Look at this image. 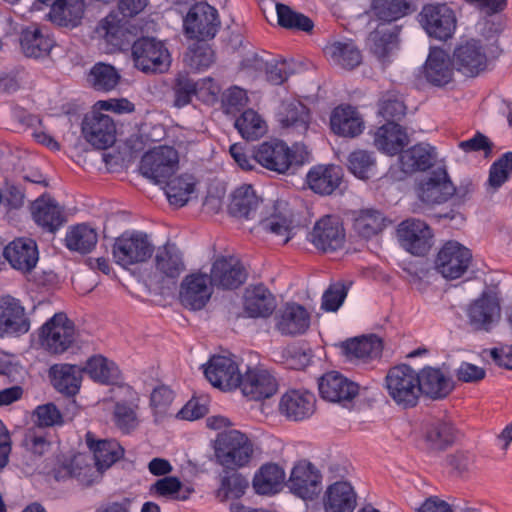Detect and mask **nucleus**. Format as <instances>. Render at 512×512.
<instances>
[{"instance_id":"1","label":"nucleus","mask_w":512,"mask_h":512,"mask_svg":"<svg viewBox=\"0 0 512 512\" xmlns=\"http://www.w3.org/2000/svg\"><path fill=\"white\" fill-rule=\"evenodd\" d=\"M385 389L394 403L403 408L410 409L418 405L420 388L417 371L410 365L400 364L391 367L385 376Z\"/></svg>"},{"instance_id":"2","label":"nucleus","mask_w":512,"mask_h":512,"mask_svg":"<svg viewBox=\"0 0 512 512\" xmlns=\"http://www.w3.org/2000/svg\"><path fill=\"white\" fill-rule=\"evenodd\" d=\"M253 443L238 430H230L218 435L215 455L226 468H240L248 465L253 455Z\"/></svg>"},{"instance_id":"3","label":"nucleus","mask_w":512,"mask_h":512,"mask_svg":"<svg viewBox=\"0 0 512 512\" xmlns=\"http://www.w3.org/2000/svg\"><path fill=\"white\" fill-rule=\"evenodd\" d=\"M41 346L50 354H63L75 342V324L64 312L55 313L39 329Z\"/></svg>"},{"instance_id":"4","label":"nucleus","mask_w":512,"mask_h":512,"mask_svg":"<svg viewBox=\"0 0 512 512\" xmlns=\"http://www.w3.org/2000/svg\"><path fill=\"white\" fill-rule=\"evenodd\" d=\"M134 65L142 72H164L170 66V54L165 44L154 38L143 36L132 45Z\"/></svg>"},{"instance_id":"5","label":"nucleus","mask_w":512,"mask_h":512,"mask_svg":"<svg viewBox=\"0 0 512 512\" xmlns=\"http://www.w3.org/2000/svg\"><path fill=\"white\" fill-rule=\"evenodd\" d=\"M152 253V243L147 234L140 231H125L115 239L112 249L116 263L123 267L145 262Z\"/></svg>"},{"instance_id":"6","label":"nucleus","mask_w":512,"mask_h":512,"mask_svg":"<svg viewBox=\"0 0 512 512\" xmlns=\"http://www.w3.org/2000/svg\"><path fill=\"white\" fill-rule=\"evenodd\" d=\"M419 22L431 38L447 41L455 33V12L445 3L426 4L419 13Z\"/></svg>"},{"instance_id":"7","label":"nucleus","mask_w":512,"mask_h":512,"mask_svg":"<svg viewBox=\"0 0 512 512\" xmlns=\"http://www.w3.org/2000/svg\"><path fill=\"white\" fill-rule=\"evenodd\" d=\"M178 164L177 150L170 146H160L143 155L140 171L154 183L163 184L176 173Z\"/></svg>"},{"instance_id":"8","label":"nucleus","mask_w":512,"mask_h":512,"mask_svg":"<svg viewBox=\"0 0 512 512\" xmlns=\"http://www.w3.org/2000/svg\"><path fill=\"white\" fill-rule=\"evenodd\" d=\"M400 246L414 256H425L433 245V231L423 220L408 218L396 230Z\"/></svg>"},{"instance_id":"9","label":"nucleus","mask_w":512,"mask_h":512,"mask_svg":"<svg viewBox=\"0 0 512 512\" xmlns=\"http://www.w3.org/2000/svg\"><path fill=\"white\" fill-rule=\"evenodd\" d=\"M220 21L217 10L206 2L192 5L184 18L187 37L205 41L215 37Z\"/></svg>"},{"instance_id":"10","label":"nucleus","mask_w":512,"mask_h":512,"mask_svg":"<svg viewBox=\"0 0 512 512\" xmlns=\"http://www.w3.org/2000/svg\"><path fill=\"white\" fill-rule=\"evenodd\" d=\"M472 260L471 251L461 243L450 240L443 244L435 258V269L444 278H460L468 269Z\"/></svg>"},{"instance_id":"11","label":"nucleus","mask_w":512,"mask_h":512,"mask_svg":"<svg viewBox=\"0 0 512 512\" xmlns=\"http://www.w3.org/2000/svg\"><path fill=\"white\" fill-rule=\"evenodd\" d=\"M287 487L303 500H313L322 491V474L308 460L298 461L292 468Z\"/></svg>"},{"instance_id":"12","label":"nucleus","mask_w":512,"mask_h":512,"mask_svg":"<svg viewBox=\"0 0 512 512\" xmlns=\"http://www.w3.org/2000/svg\"><path fill=\"white\" fill-rule=\"evenodd\" d=\"M254 159L262 167L278 174L286 173L294 164L303 163L285 142L277 139L261 143L254 151Z\"/></svg>"},{"instance_id":"13","label":"nucleus","mask_w":512,"mask_h":512,"mask_svg":"<svg viewBox=\"0 0 512 512\" xmlns=\"http://www.w3.org/2000/svg\"><path fill=\"white\" fill-rule=\"evenodd\" d=\"M345 229L339 217L325 215L316 221L308 235L309 241L322 252H335L345 243Z\"/></svg>"},{"instance_id":"14","label":"nucleus","mask_w":512,"mask_h":512,"mask_svg":"<svg viewBox=\"0 0 512 512\" xmlns=\"http://www.w3.org/2000/svg\"><path fill=\"white\" fill-rule=\"evenodd\" d=\"M81 130L87 142L96 149H107L116 140V126L113 119L96 109L84 116Z\"/></svg>"},{"instance_id":"15","label":"nucleus","mask_w":512,"mask_h":512,"mask_svg":"<svg viewBox=\"0 0 512 512\" xmlns=\"http://www.w3.org/2000/svg\"><path fill=\"white\" fill-rule=\"evenodd\" d=\"M416 190L423 203L436 205L448 201L455 192V186L446 169L437 168L418 183Z\"/></svg>"},{"instance_id":"16","label":"nucleus","mask_w":512,"mask_h":512,"mask_svg":"<svg viewBox=\"0 0 512 512\" xmlns=\"http://www.w3.org/2000/svg\"><path fill=\"white\" fill-rule=\"evenodd\" d=\"M237 388L250 400H263L272 397L278 390L274 375L262 367H248Z\"/></svg>"},{"instance_id":"17","label":"nucleus","mask_w":512,"mask_h":512,"mask_svg":"<svg viewBox=\"0 0 512 512\" xmlns=\"http://www.w3.org/2000/svg\"><path fill=\"white\" fill-rule=\"evenodd\" d=\"M455 69L475 77L487 66V56L479 40L471 39L455 47L452 57Z\"/></svg>"},{"instance_id":"18","label":"nucleus","mask_w":512,"mask_h":512,"mask_svg":"<svg viewBox=\"0 0 512 512\" xmlns=\"http://www.w3.org/2000/svg\"><path fill=\"white\" fill-rule=\"evenodd\" d=\"M34 223L53 235L67 223L64 208L51 194L43 192L34 199Z\"/></svg>"},{"instance_id":"19","label":"nucleus","mask_w":512,"mask_h":512,"mask_svg":"<svg viewBox=\"0 0 512 512\" xmlns=\"http://www.w3.org/2000/svg\"><path fill=\"white\" fill-rule=\"evenodd\" d=\"M316 408L315 395L304 389L286 391L279 402V412L287 420L299 422L310 418Z\"/></svg>"},{"instance_id":"20","label":"nucleus","mask_w":512,"mask_h":512,"mask_svg":"<svg viewBox=\"0 0 512 512\" xmlns=\"http://www.w3.org/2000/svg\"><path fill=\"white\" fill-rule=\"evenodd\" d=\"M209 283L224 290H233L243 285L247 272L240 261L232 257H219L212 264Z\"/></svg>"},{"instance_id":"21","label":"nucleus","mask_w":512,"mask_h":512,"mask_svg":"<svg viewBox=\"0 0 512 512\" xmlns=\"http://www.w3.org/2000/svg\"><path fill=\"white\" fill-rule=\"evenodd\" d=\"M500 303L488 292H483L467 309L468 323L474 331L489 332L500 318Z\"/></svg>"},{"instance_id":"22","label":"nucleus","mask_w":512,"mask_h":512,"mask_svg":"<svg viewBox=\"0 0 512 512\" xmlns=\"http://www.w3.org/2000/svg\"><path fill=\"white\" fill-rule=\"evenodd\" d=\"M204 374L214 387L223 391L237 388L241 380V373L236 362L221 355H214L210 358L204 369Z\"/></svg>"},{"instance_id":"23","label":"nucleus","mask_w":512,"mask_h":512,"mask_svg":"<svg viewBox=\"0 0 512 512\" xmlns=\"http://www.w3.org/2000/svg\"><path fill=\"white\" fill-rule=\"evenodd\" d=\"M30 329V320L20 301L11 296L0 297V337L20 335Z\"/></svg>"},{"instance_id":"24","label":"nucleus","mask_w":512,"mask_h":512,"mask_svg":"<svg viewBox=\"0 0 512 512\" xmlns=\"http://www.w3.org/2000/svg\"><path fill=\"white\" fill-rule=\"evenodd\" d=\"M208 276L202 273L187 275L179 290V299L182 305L190 310H201L212 295V289L208 286Z\"/></svg>"},{"instance_id":"25","label":"nucleus","mask_w":512,"mask_h":512,"mask_svg":"<svg viewBox=\"0 0 512 512\" xmlns=\"http://www.w3.org/2000/svg\"><path fill=\"white\" fill-rule=\"evenodd\" d=\"M320 396L330 402L350 401L358 395L359 385L337 371L324 374L318 383Z\"/></svg>"},{"instance_id":"26","label":"nucleus","mask_w":512,"mask_h":512,"mask_svg":"<svg viewBox=\"0 0 512 512\" xmlns=\"http://www.w3.org/2000/svg\"><path fill=\"white\" fill-rule=\"evenodd\" d=\"M454 68L449 54L442 48L433 47L423 66V74L429 84L443 87L452 81Z\"/></svg>"},{"instance_id":"27","label":"nucleus","mask_w":512,"mask_h":512,"mask_svg":"<svg viewBox=\"0 0 512 512\" xmlns=\"http://www.w3.org/2000/svg\"><path fill=\"white\" fill-rule=\"evenodd\" d=\"M420 394L432 400L446 398L454 390V382L440 368L425 366L417 372Z\"/></svg>"},{"instance_id":"28","label":"nucleus","mask_w":512,"mask_h":512,"mask_svg":"<svg viewBox=\"0 0 512 512\" xmlns=\"http://www.w3.org/2000/svg\"><path fill=\"white\" fill-rule=\"evenodd\" d=\"M343 180L342 168L338 165H316L306 175L308 187L316 194L331 195Z\"/></svg>"},{"instance_id":"29","label":"nucleus","mask_w":512,"mask_h":512,"mask_svg":"<svg viewBox=\"0 0 512 512\" xmlns=\"http://www.w3.org/2000/svg\"><path fill=\"white\" fill-rule=\"evenodd\" d=\"M309 326L310 314L298 303H287L276 315V329L282 335L303 334Z\"/></svg>"},{"instance_id":"30","label":"nucleus","mask_w":512,"mask_h":512,"mask_svg":"<svg viewBox=\"0 0 512 512\" xmlns=\"http://www.w3.org/2000/svg\"><path fill=\"white\" fill-rule=\"evenodd\" d=\"M52 386L61 394L73 397L81 387L83 369L74 364H54L49 368Z\"/></svg>"},{"instance_id":"31","label":"nucleus","mask_w":512,"mask_h":512,"mask_svg":"<svg viewBox=\"0 0 512 512\" xmlns=\"http://www.w3.org/2000/svg\"><path fill=\"white\" fill-rule=\"evenodd\" d=\"M330 127L339 136L354 138L363 132L364 121L357 108L340 105L332 111Z\"/></svg>"},{"instance_id":"32","label":"nucleus","mask_w":512,"mask_h":512,"mask_svg":"<svg viewBox=\"0 0 512 512\" xmlns=\"http://www.w3.org/2000/svg\"><path fill=\"white\" fill-rule=\"evenodd\" d=\"M340 347L349 360L364 362L380 357L383 350L382 340L374 334L347 339L340 344Z\"/></svg>"},{"instance_id":"33","label":"nucleus","mask_w":512,"mask_h":512,"mask_svg":"<svg viewBox=\"0 0 512 512\" xmlns=\"http://www.w3.org/2000/svg\"><path fill=\"white\" fill-rule=\"evenodd\" d=\"M207 88L214 95L215 85L212 78L194 80L188 73H178L173 84L174 101L173 105L177 108H183L192 102L194 96L202 89Z\"/></svg>"},{"instance_id":"34","label":"nucleus","mask_w":512,"mask_h":512,"mask_svg":"<svg viewBox=\"0 0 512 512\" xmlns=\"http://www.w3.org/2000/svg\"><path fill=\"white\" fill-rule=\"evenodd\" d=\"M408 142L406 129L394 121L386 122L374 135L377 149L391 156L400 154Z\"/></svg>"},{"instance_id":"35","label":"nucleus","mask_w":512,"mask_h":512,"mask_svg":"<svg viewBox=\"0 0 512 512\" xmlns=\"http://www.w3.org/2000/svg\"><path fill=\"white\" fill-rule=\"evenodd\" d=\"M436 156L435 147L428 143H418L400 153L401 169L405 173L426 171L433 166Z\"/></svg>"},{"instance_id":"36","label":"nucleus","mask_w":512,"mask_h":512,"mask_svg":"<svg viewBox=\"0 0 512 512\" xmlns=\"http://www.w3.org/2000/svg\"><path fill=\"white\" fill-rule=\"evenodd\" d=\"M357 505V496L350 483L337 481L331 484L324 496L326 512H353Z\"/></svg>"},{"instance_id":"37","label":"nucleus","mask_w":512,"mask_h":512,"mask_svg":"<svg viewBox=\"0 0 512 512\" xmlns=\"http://www.w3.org/2000/svg\"><path fill=\"white\" fill-rule=\"evenodd\" d=\"M418 0H372L371 12L382 23H392L417 11Z\"/></svg>"},{"instance_id":"38","label":"nucleus","mask_w":512,"mask_h":512,"mask_svg":"<svg viewBox=\"0 0 512 512\" xmlns=\"http://www.w3.org/2000/svg\"><path fill=\"white\" fill-rule=\"evenodd\" d=\"M155 268L164 277L176 281L186 270L183 254L173 243H166L157 249Z\"/></svg>"},{"instance_id":"39","label":"nucleus","mask_w":512,"mask_h":512,"mask_svg":"<svg viewBox=\"0 0 512 512\" xmlns=\"http://www.w3.org/2000/svg\"><path fill=\"white\" fill-rule=\"evenodd\" d=\"M86 443L93 452L97 470L101 472L110 468L124 455L123 447L116 440H95L91 432L86 434Z\"/></svg>"},{"instance_id":"40","label":"nucleus","mask_w":512,"mask_h":512,"mask_svg":"<svg viewBox=\"0 0 512 512\" xmlns=\"http://www.w3.org/2000/svg\"><path fill=\"white\" fill-rule=\"evenodd\" d=\"M276 308V298L263 284L247 290L244 309L251 318L269 317Z\"/></svg>"},{"instance_id":"41","label":"nucleus","mask_w":512,"mask_h":512,"mask_svg":"<svg viewBox=\"0 0 512 512\" xmlns=\"http://www.w3.org/2000/svg\"><path fill=\"white\" fill-rule=\"evenodd\" d=\"M278 120L282 127L304 134L309 128L311 116L306 105L298 100H292L281 104Z\"/></svg>"},{"instance_id":"42","label":"nucleus","mask_w":512,"mask_h":512,"mask_svg":"<svg viewBox=\"0 0 512 512\" xmlns=\"http://www.w3.org/2000/svg\"><path fill=\"white\" fill-rule=\"evenodd\" d=\"M98 242V234L86 223L70 226L64 238V245L70 252L86 255L92 252Z\"/></svg>"},{"instance_id":"43","label":"nucleus","mask_w":512,"mask_h":512,"mask_svg":"<svg viewBox=\"0 0 512 512\" xmlns=\"http://www.w3.org/2000/svg\"><path fill=\"white\" fill-rule=\"evenodd\" d=\"M457 430L451 422L435 421L431 423L425 432V448L430 453H437L452 446L456 440Z\"/></svg>"},{"instance_id":"44","label":"nucleus","mask_w":512,"mask_h":512,"mask_svg":"<svg viewBox=\"0 0 512 512\" xmlns=\"http://www.w3.org/2000/svg\"><path fill=\"white\" fill-rule=\"evenodd\" d=\"M95 382L105 385H115L121 380L118 366L102 355H94L86 361L82 368Z\"/></svg>"},{"instance_id":"45","label":"nucleus","mask_w":512,"mask_h":512,"mask_svg":"<svg viewBox=\"0 0 512 512\" xmlns=\"http://www.w3.org/2000/svg\"><path fill=\"white\" fill-rule=\"evenodd\" d=\"M261 200L256 195L252 185H242L232 194L229 212L235 217L254 218Z\"/></svg>"},{"instance_id":"46","label":"nucleus","mask_w":512,"mask_h":512,"mask_svg":"<svg viewBox=\"0 0 512 512\" xmlns=\"http://www.w3.org/2000/svg\"><path fill=\"white\" fill-rule=\"evenodd\" d=\"M29 238H16L3 250V257L16 270L29 274L32 270V247Z\"/></svg>"},{"instance_id":"47","label":"nucleus","mask_w":512,"mask_h":512,"mask_svg":"<svg viewBox=\"0 0 512 512\" xmlns=\"http://www.w3.org/2000/svg\"><path fill=\"white\" fill-rule=\"evenodd\" d=\"M285 472L275 463H267L255 473L253 488L261 495H271L279 491V486L284 482Z\"/></svg>"},{"instance_id":"48","label":"nucleus","mask_w":512,"mask_h":512,"mask_svg":"<svg viewBox=\"0 0 512 512\" xmlns=\"http://www.w3.org/2000/svg\"><path fill=\"white\" fill-rule=\"evenodd\" d=\"M121 79L117 69L110 64L95 63L87 74V83L95 91L110 92L116 88Z\"/></svg>"},{"instance_id":"49","label":"nucleus","mask_w":512,"mask_h":512,"mask_svg":"<svg viewBox=\"0 0 512 512\" xmlns=\"http://www.w3.org/2000/svg\"><path fill=\"white\" fill-rule=\"evenodd\" d=\"M325 53L340 67L352 70L362 62L360 50L353 42L336 41L325 48Z\"/></svg>"},{"instance_id":"50","label":"nucleus","mask_w":512,"mask_h":512,"mask_svg":"<svg viewBox=\"0 0 512 512\" xmlns=\"http://www.w3.org/2000/svg\"><path fill=\"white\" fill-rule=\"evenodd\" d=\"M234 126L241 137L247 141L259 139L267 131L265 121L256 111L250 108L241 113L235 120Z\"/></svg>"},{"instance_id":"51","label":"nucleus","mask_w":512,"mask_h":512,"mask_svg":"<svg viewBox=\"0 0 512 512\" xmlns=\"http://www.w3.org/2000/svg\"><path fill=\"white\" fill-rule=\"evenodd\" d=\"M165 184V194L171 205L183 207L190 199V195L195 190V182L191 175H181L173 179H169Z\"/></svg>"},{"instance_id":"52","label":"nucleus","mask_w":512,"mask_h":512,"mask_svg":"<svg viewBox=\"0 0 512 512\" xmlns=\"http://www.w3.org/2000/svg\"><path fill=\"white\" fill-rule=\"evenodd\" d=\"M276 12L278 24L285 29L310 33L314 28V23L311 18L293 10L286 4L277 3Z\"/></svg>"},{"instance_id":"53","label":"nucleus","mask_w":512,"mask_h":512,"mask_svg":"<svg viewBox=\"0 0 512 512\" xmlns=\"http://www.w3.org/2000/svg\"><path fill=\"white\" fill-rule=\"evenodd\" d=\"M347 167L357 178L367 180L375 175L376 159L372 152L358 149L349 154Z\"/></svg>"},{"instance_id":"54","label":"nucleus","mask_w":512,"mask_h":512,"mask_svg":"<svg viewBox=\"0 0 512 512\" xmlns=\"http://www.w3.org/2000/svg\"><path fill=\"white\" fill-rule=\"evenodd\" d=\"M95 33L107 43L121 47L125 34L123 21L117 13L111 12L98 23Z\"/></svg>"},{"instance_id":"55","label":"nucleus","mask_w":512,"mask_h":512,"mask_svg":"<svg viewBox=\"0 0 512 512\" xmlns=\"http://www.w3.org/2000/svg\"><path fill=\"white\" fill-rule=\"evenodd\" d=\"M150 492L158 498L184 501L191 491L187 489L183 492V484L178 477L165 476L151 486Z\"/></svg>"},{"instance_id":"56","label":"nucleus","mask_w":512,"mask_h":512,"mask_svg":"<svg viewBox=\"0 0 512 512\" xmlns=\"http://www.w3.org/2000/svg\"><path fill=\"white\" fill-rule=\"evenodd\" d=\"M384 221L385 217L380 211L366 209L355 219L354 227L362 237L370 238L385 228Z\"/></svg>"},{"instance_id":"57","label":"nucleus","mask_w":512,"mask_h":512,"mask_svg":"<svg viewBox=\"0 0 512 512\" xmlns=\"http://www.w3.org/2000/svg\"><path fill=\"white\" fill-rule=\"evenodd\" d=\"M399 27H394L391 30L377 29L372 34L371 52L381 61L390 55V53L397 47Z\"/></svg>"},{"instance_id":"58","label":"nucleus","mask_w":512,"mask_h":512,"mask_svg":"<svg viewBox=\"0 0 512 512\" xmlns=\"http://www.w3.org/2000/svg\"><path fill=\"white\" fill-rule=\"evenodd\" d=\"M406 109L401 94L396 91L383 93L379 100V113L386 122L401 120L406 115Z\"/></svg>"},{"instance_id":"59","label":"nucleus","mask_w":512,"mask_h":512,"mask_svg":"<svg viewBox=\"0 0 512 512\" xmlns=\"http://www.w3.org/2000/svg\"><path fill=\"white\" fill-rule=\"evenodd\" d=\"M137 404L117 401L114 405L113 419L115 425L123 432L130 433L139 425L136 410Z\"/></svg>"},{"instance_id":"60","label":"nucleus","mask_w":512,"mask_h":512,"mask_svg":"<svg viewBox=\"0 0 512 512\" xmlns=\"http://www.w3.org/2000/svg\"><path fill=\"white\" fill-rule=\"evenodd\" d=\"M512 173V151L505 152L490 167L489 184L494 188L501 187Z\"/></svg>"},{"instance_id":"61","label":"nucleus","mask_w":512,"mask_h":512,"mask_svg":"<svg viewBox=\"0 0 512 512\" xmlns=\"http://www.w3.org/2000/svg\"><path fill=\"white\" fill-rule=\"evenodd\" d=\"M215 61V53L205 41L198 40L190 48L189 65L197 70L209 68Z\"/></svg>"},{"instance_id":"62","label":"nucleus","mask_w":512,"mask_h":512,"mask_svg":"<svg viewBox=\"0 0 512 512\" xmlns=\"http://www.w3.org/2000/svg\"><path fill=\"white\" fill-rule=\"evenodd\" d=\"M348 294V287L341 282L331 284L322 295L321 308L327 312H336Z\"/></svg>"},{"instance_id":"63","label":"nucleus","mask_w":512,"mask_h":512,"mask_svg":"<svg viewBox=\"0 0 512 512\" xmlns=\"http://www.w3.org/2000/svg\"><path fill=\"white\" fill-rule=\"evenodd\" d=\"M34 416H37L39 427H52L63 423L62 414L54 403L38 406L34 409Z\"/></svg>"},{"instance_id":"64","label":"nucleus","mask_w":512,"mask_h":512,"mask_svg":"<svg viewBox=\"0 0 512 512\" xmlns=\"http://www.w3.org/2000/svg\"><path fill=\"white\" fill-rule=\"evenodd\" d=\"M248 486V480L237 472L231 476L223 477L221 480V490H224L225 496L230 498H241Z\"/></svg>"}]
</instances>
